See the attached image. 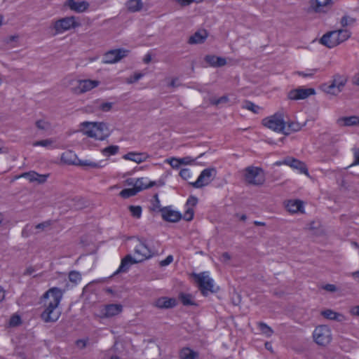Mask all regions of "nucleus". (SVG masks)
Returning a JSON list of instances; mask_svg holds the SVG:
<instances>
[{"label":"nucleus","instance_id":"864d4df0","mask_svg":"<svg viewBox=\"0 0 359 359\" xmlns=\"http://www.w3.org/2000/svg\"><path fill=\"white\" fill-rule=\"evenodd\" d=\"M194 217V210L191 208H187L186 212L184 214L183 218L186 221H191Z\"/></svg>","mask_w":359,"mask_h":359},{"label":"nucleus","instance_id":"6ab92c4d","mask_svg":"<svg viewBox=\"0 0 359 359\" xmlns=\"http://www.w3.org/2000/svg\"><path fill=\"white\" fill-rule=\"evenodd\" d=\"M65 5L76 13H83L88 10L89 7V4L86 1H76L75 0H67Z\"/></svg>","mask_w":359,"mask_h":359},{"label":"nucleus","instance_id":"5701e85b","mask_svg":"<svg viewBox=\"0 0 359 359\" xmlns=\"http://www.w3.org/2000/svg\"><path fill=\"white\" fill-rule=\"evenodd\" d=\"M285 208L291 213L303 212V203L300 200H289L286 202Z\"/></svg>","mask_w":359,"mask_h":359},{"label":"nucleus","instance_id":"79ce46f5","mask_svg":"<svg viewBox=\"0 0 359 359\" xmlns=\"http://www.w3.org/2000/svg\"><path fill=\"white\" fill-rule=\"evenodd\" d=\"M161 209H163V208L161 207L158 194H155L152 200V210L161 212Z\"/></svg>","mask_w":359,"mask_h":359},{"label":"nucleus","instance_id":"69168bd1","mask_svg":"<svg viewBox=\"0 0 359 359\" xmlns=\"http://www.w3.org/2000/svg\"><path fill=\"white\" fill-rule=\"evenodd\" d=\"M50 225V222L49 221H46V222L38 224L36 226V229L44 230L46 228L48 227Z\"/></svg>","mask_w":359,"mask_h":359},{"label":"nucleus","instance_id":"37998d69","mask_svg":"<svg viewBox=\"0 0 359 359\" xmlns=\"http://www.w3.org/2000/svg\"><path fill=\"white\" fill-rule=\"evenodd\" d=\"M143 76H144L143 74L139 73V72H136L133 76H130V77L127 78L126 83L130 84V83H133L135 82H137Z\"/></svg>","mask_w":359,"mask_h":359},{"label":"nucleus","instance_id":"423d86ee","mask_svg":"<svg viewBox=\"0 0 359 359\" xmlns=\"http://www.w3.org/2000/svg\"><path fill=\"white\" fill-rule=\"evenodd\" d=\"M64 290L53 287L48 290L42 296L41 301L43 305L58 306L64 294Z\"/></svg>","mask_w":359,"mask_h":359},{"label":"nucleus","instance_id":"bf43d9fd","mask_svg":"<svg viewBox=\"0 0 359 359\" xmlns=\"http://www.w3.org/2000/svg\"><path fill=\"white\" fill-rule=\"evenodd\" d=\"M168 162L173 168H178L181 165L180 158H172L170 160H168Z\"/></svg>","mask_w":359,"mask_h":359},{"label":"nucleus","instance_id":"4468645a","mask_svg":"<svg viewBox=\"0 0 359 359\" xmlns=\"http://www.w3.org/2000/svg\"><path fill=\"white\" fill-rule=\"evenodd\" d=\"M315 93L316 91L313 88H298L290 90L287 94V97L291 100H304Z\"/></svg>","mask_w":359,"mask_h":359},{"label":"nucleus","instance_id":"3c124183","mask_svg":"<svg viewBox=\"0 0 359 359\" xmlns=\"http://www.w3.org/2000/svg\"><path fill=\"white\" fill-rule=\"evenodd\" d=\"M36 126L40 130H46L49 128L50 125L48 122L45 121L44 120L41 119V120H38L36 122Z\"/></svg>","mask_w":359,"mask_h":359},{"label":"nucleus","instance_id":"09e8293b","mask_svg":"<svg viewBox=\"0 0 359 359\" xmlns=\"http://www.w3.org/2000/svg\"><path fill=\"white\" fill-rule=\"evenodd\" d=\"M205 61L211 67H217L216 56L213 55H208L205 57Z\"/></svg>","mask_w":359,"mask_h":359},{"label":"nucleus","instance_id":"774afa93","mask_svg":"<svg viewBox=\"0 0 359 359\" xmlns=\"http://www.w3.org/2000/svg\"><path fill=\"white\" fill-rule=\"evenodd\" d=\"M353 155L355 160L352 165H359V148L353 150Z\"/></svg>","mask_w":359,"mask_h":359},{"label":"nucleus","instance_id":"0e129e2a","mask_svg":"<svg viewBox=\"0 0 359 359\" xmlns=\"http://www.w3.org/2000/svg\"><path fill=\"white\" fill-rule=\"evenodd\" d=\"M180 164H190L194 162V159L191 158L190 156L184 157L182 158H180Z\"/></svg>","mask_w":359,"mask_h":359},{"label":"nucleus","instance_id":"e2e57ef3","mask_svg":"<svg viewBox=\"0 0 359 359\" xmlns=\"http://www.w3.org/2000/svg\"><path fill=\"white\" fill-rule=\"evenodd\" d=\"M217 67H223L226 64V60L224 57L216 56Z\"/></svg>","mask_w":359,"mask_h":359},{"label":"nucleus","instance_id":"412c9836","mask_svg":"<svg viewBox=\"0 0 359 359\" xmlns=\"http://www.w3.org/2000/svg\"><path fill=\"white\" fill-rule=\"evenodd\" d=\"M138 263L135 259H134L130 255H126L121 262V265L119 266L117 271L114 273L116 275L119 273H125L127 272L133 264Z\"/></svg>","mask_w":359,"mask_h":359},{"label":"nucleus","instance_id":"a878e982","mask_svg":"<svg viewBox=\"0 0 359 359\" xmlns=\"http://www.w3.org/2000/svg\"><path fill=\"white\" fill-rule=\"evenodd\" d=\"M207 36L208 34L205 30L198 31L189 37L188 42L190 44L202 43L205 41Z\"/></svg>","mask_w":359,"mask_h":359},{"label":"nucleus","instance_id":"603ef678","mask_svg":"<svg viewBox=\"0 0 359 359\" xmlns=\"http://www.w3.org/2000/svg\"><path fill=\"white\" fill-rule=\"evenodd\" d=\"M73 155V154L71 151H67L64 154H62L61 159L68 163V164H74L75 162L71 159H69V157H71Z\"/></svg>","mask_w":359,"mask_h":359},{"label":"nucleus","instance_id":"1a4fd4ad","mask_svg":"<svg viewBox=\"0 0 359 359\" xmlns=\"http://www.w3.org/2000/svg\"><path fill=\"white\" fill-rule=\"evenodd\" d=\"M135 260L139 263L151 257L154 255L152 251L146 244V241L144 239H138V244L135 247Z\"/></svg>","mask_w":359,"mask_h":359},{"label":"nucleus","instance_id":"f257e3e1","mask_svg":"<svg viewBox=\"0 0 359 359\" xmlns=\"http://www.w3.org/2000/svg\"><path fill=\"white\" fill-rule=\"evenodd\" d=\"M80 131L85 135L98 140H104L109 135L107 125L103 122L84 121L80 123Z\"/></svg>","mask_w":359,"mask_h":359},{"label":"nucleus","instance_id":"aec40b11","mask_svg":"<svg viewBox=\"0 0 359 359\" xmlns=\"http://www.w3.org/2000/svg\"><path fill=\"white\" fill-rule=\"evenodd\" d=\"M177 301L175 298L162 297L157 299L154 302V306L158 309H171L176 306Z\"/></svg>","mask_w":359,"mask_h":359},{"label":"nucleus","instance_id":"6e6552de","mask_svg":"<svg viewBox=\"0 0 359 359\" xmlns=\"http://www.w3.org/2000/svg\"><path fill=\"white\" fill-rule=\"evenodd\" d=\"M217 175V170L215 168H208L204 169L199 175L197 180L190 183L194 188H202L208 185L215 179Z\"/></svg>","mask_w":359,"mask_h":359},{"label":"nucleus","instance_id":"473e14b6","mask_svg":"<svg viewBox=\"0 0 359 359\" xmlns=\"http://www.w3.org/2000/svg\"><path fill=\"white\" fill-rule=\"evenodd\" d=\"M258 327L262 332V334H265L266 337H271L273 333V330L268 326L266 323L259 322L258 323Z\"/></svg>","mask_w":359,"mask_h":359},{"label":"nucleus","instance_id":"13d9d810","mask_svg":"<svg viewBox=\"0 0 359 359\" xmlns=\"http://www.w3.org/2000/svg\"><path fill=\"white\" fill-rule=\"evenodd\" d=\"M21 320L19 316H13L10 319V325L11 326H17L20 324Z\"/></svg>","mask_w":359,"mask_h":359},{"label":"nucleus","instance_id":"4d7b16f0","mask_svg":"<svg viewBox=\"0 0 359 359\" xmlns=\"http://www.w3.org/2000/svg\"><path fill=\"white\" fill-rule=\"evenodd\" d=\"M49 175H41L37 173V176L36 177L35 182H36L39 184H43L46 182Z\"/></svg>","mask_w":359,"mask_h":359},{"label":"nucleus","instance_id":"2eb2a0df","mask_svg":"<svg viewBox=\"0 0 359 359\" xmlns=\"http://www.w3.org/2000/svg\"><path fill=\"white\" fill-rule=\"evenodd\" d=\"M78 85L74 89V92L76 93H84L95 88H96L100 82L96 80L84 79L79 80L77 81Z\"/></svg>","mask_w":359,"mask_h":359},{"label":"nucleus","instance_id":"c85d7f7f","mask_svg":"<svg viewBox=\"0 0 359 359\" xmlns=\"http://www.w3.org/2000/svg\"><path fill=\"white\" fill-rule=\"evenodd\" d=\"M198 355L189 348H183L180 352V359H197Z\"/></svg>","mask_w":359,"mask_h":359},{"label":"nucleus","instance_id":"9d476101","mask_svg":"<svg viewBox=\"0 0 359 359\" xmlns=\"http://www.w3.org/2000/svg\"><path fill=\"white\" fill-rule=\"evenodd\" d=\"M77 26H79V24L75 21V18L73 16L61 18L55 21L53 24L55 34L63 33Z\"/></svg>","mask_w":359,"mask_h":359},{"label":"nucleus","instance_id":"f704fd0d","mask_svg":"<svg viewBox=\"0 0 359 359\" xmlns=\"http://www.w3.org/2000/svg\"><path fill=\"white\" fill-rule=\"evenodd\" d=\"M118 150H119L118 146L111 145V146H109V147L103 149L102 152L104 156H109L111 155H115L116 154L118 153Z\"/></svg>","mask_w":359,"mask_h":359},{"label":"nucleus","instance_id":"393cba45","mask_svg":"<svg viewBox=\"0 0 359 359\" xmlns=\"http://www.w3.org/2000/svg\"><path fill=\"white\" fill-rule=\"evenodd\" d=\"M156 184L155 182L149 181L147 178L141 177L135 180V188L138 192L153 187Z\"/></svg>","mask_w":359,"mask_h":359},{"label":"nucleus","instance_id":"8fccbe9b","mask_svg":"<svg viewBox=\"0 0 359 359\" xmlns=\"http://www.w3.org/2000/svg\"><path fill=\"white\" fill-rule=\"evenodd\" d=\"M176 3L179 4L181 6H187L192 3H201L203 0H173Z\"/></svg>","mask_w":359,"mask_h":359},{"label":"nucleus","instance_id":"2f4dec72","mask_svg":"<svg viewBox=\"0 0 359 359\" xmlns=\"http://www.w3.org/2000/svg\"><path fill=\"white\" fill-rule=\"evenodd\" d=\"M332 2V0H325L323 2H320L318 0H316V4L313 5V4H312V6L313 7V9L315 10L316 12L320 13L323 11V7L331 4Z\"/></svg>","mask_w":359,"mask_h":359},{"label":"nucleus","instance_id":"5fc2aeb1","mask_svg":"<svg viewBox=\"0 0 359 359\" xmlns=\"http://www.w3.org/2000/svg\"><path fill=\"white\" fill-rule=\"evenodd\" d=\"M197 203H198L197 198L195 197V196H191L187 199V201L186 203V205L187 206V208H192L193 207L196 205Z\"/></svg>","mask_w":359,"mask_h":359},{"label":"nucleus","instance_id":"4c0bfd02","mask_svg":"<svg viewBox=\"0 0 359 359\" xmlns=\"http://www.w3.org/2000/svg\"><path fill=\"white\" fill-rule=\"evenodd\" d=\"M78 165L83 167H90L92 168H98L101 167L99 163L93 162L90 160H79Z\"/></svg>","mask_w":359,"mask_h":359},{"label":"nucleus","instance_id":"a18cd8bd","mask_svg":"<svg viewBox=\"0 0 359 359\" xmlns=\"http://www.w3.org/2000/svg\"><path fill=\"white\" fill-rule=\"evenodd\" d=\"M52 144H53V140H51L50 139H46V140L34 142L33 143V146L34 147L41 146V147H48L50 146Z\"/></svg>","mask_w":359,"mask_h":359},{"label":"nucleus","instance_id":"de8ad7c7","mask_svg":"<svg viewBox=\"0 0 359 359\" xmlns=\"http://www.w3.org/2000/svg\"><path fill=\"white\" fill-rule=\"evenodd\" d=\"M228 101H229V98L226 95L222 96L218 99L212 98L210 100V104H212L213 105H219V104H222V103H226Z\"/></svg>","mask_w":359,"mask_h":359},{"label":"nucleus","instance_id":"6e6d98bb","mask_svg":"<svg viewBox=\"0 0 359 359\" xmlns=\"http://www.w3.org/2000/svg\"><path fill=\"white\" fill-rule=\"evenodd\" d=\"M180 176L184 180H188L191 177L190 170L188 168H183L180 172Z\"/></svg>","mask_w":359,"mask_h":359},{"label":"nucleus","instance_id":"bb28decb","mask_svg":"<svg viewBox=\"0 0 359 359\" xmlns=\"http://www.w3.org/2000/svg\"><path fill=\"white\" fill-rule=\"evenodd\" d=\"M147 158V156L143 153L129 152L123 156V158L134 161L137 163L144 162Z\"/></svg>","mask_w":359,"mask_h":359},{"label":"nucleus","instance_id":"58836bf2","mask_svg":"<svg viewBox=\"0 0 359 359\" xmlns=\"http://www.w3.org/2000/svg\"><path fill=\"white\" fill-rule=\"evenodd\" d=\"M355 22V19L353 18H351L349 15H344L340 20V24L342 27H346L349 25H351L354 24Z\"/></svg>","mask_w":359,"mask_h":359},{"label":"nucleus","instance_id":"f3484780","mask_svg":"<svg viewBox=\"0 0 359 359\" xmlns=\"http://www.w3.org/2000/svg\"><path fill=\"white\" fill-rule=\"evenodd\" d=\"M284 163L293 169L299 170L300 173H304L309 176L308 169L304 162L292 157H287L285 158Z\"/></svg>","mask_w":359,"mask_h":359},{"label":"nucleus","instance_id":"49530a36","mask_svg":"<svg viewBox=\"0 0 359 359\" xmlns=\"http://www.w3.org/2000/svg\"><path fill=\"white\" fill-rule=\"evenodd\" d=\"M36 176H37V172H34V171L25 172L21 175V177L27 179L30 182H35Z\"/></svg>","mask_w":359,"mask_h":359},{"label":"nucleus","instance_id":"7c9ffc66","mask_svg":"<svg viewBox=\"0 0 359 359\" xmlns=\"http://www.w3.org/2000/svg\"><path fill=\"white\" fill-rule=\"evenodd\" d=\"M179 299L182 303L185 306L194 305V303L192 300V295L187 293H180Z\"/></svg>","mask_w":359,"mask_h":359},{"label":"nucleus","instance_id":"39448f33","mask_svg":"<svg viewBox=\"0 0 359 359\" xmlns=\"http://www.w3.org/2000/svg\"><path fill=\"white\" fill-rule=\"evenodd\" d=\"M348 81V76L337 74L333 76L332 83L330 85H324V90L333 95L340 93Z\"/></svg>","mask_w":359,"mask_h":359},{"label":"nucleus","instance_id":"9b49d317","mask_svg":"<svg viewBox=\"0 0 359 359\" xmlns=\"http://www.w3.org/2000/svg\"><path fill=\"white\" fill-rule=\"evenodd\" d=\"M262 169L255 167H248L245 169V177L246 181L252 184L260 185L264 182V177L261 175Z\"/></svg>","mask_w":359,"mask_h":359},{"label":"nucleus","instance_id":"c756f323","mask_svg":"<svg viewBox=\"0 0 359 359\" xmlns=\"http://www.w3.org/2000/svg\"><path fill=\"white\" fill-rule=\"evenodd\" d=\"M321 315L329 320H335L337 321H340L341 319L339 318H342L343 316L339 313H337L331 309H326L321 311Z\"/></svg>","mask_w":359,"mask_h":359},{"label":"nucleus","instance_id":"ddd939ff","mask_svg":"<svg viewBox=\"0 0 359 359\" xmlns=\"http://www.w3.org/2000/svg\"><path fill=\"white\" fill-rule=\"evenodd\" d=\"M43 306L44 311L41 315L42 320L46 323L56 322L60 316V311L57 310L58 306L50 307V305H43Z\"/></svg>","mask_w":359,"mask_h":359},{"label":"nucleus","instance_id":"72a5a7b5","mask_svg":"<svg viewBox=\"0 0 359 359\" xmlns=\"http://www.w3.org/2000/svg\"><path fill=\"white\" fill-rule=\"evenodd\" d=\"M138 193V190H136L135 187L130 189H124L119 193V195L124 198H129L130 196H135Z\"/></svg>","mask_w":359,"mask_h":359},{"label":"nucleus","instance_id":"c9c22d12","mask_svg":"<svg viewBox=\"0 0 359 359\" xmlns=\"http://www.w3.org/2000/svg\"><path fill=\"white\" fill-rule=\"evenodd\" d=\"M243 108L252 111L255 114H258L261 108L250 101H245L243 103Z\"/></svg>","mask_w":359,"mask_h":359},{"label":"nucleus","instance_id":"4be33fe9","mask_svg":"<svg viewBox=\"0 0 359 359\" xmlns=\"http://www.w3.org/2000/svg\"><path fill=\"white\" fill-rule=\"evenodd\" d=\"M122 311L121 304H107L102 310V314L104 317L109 318L118 315Z\"/></svg>","mask_w":359,"mask_h":359},{"label":"nucleus","instance_id":"338daca9","mask_svg":"<svg viewBox=\"0 0 359 359\" xmlns=\"http://www.w3.org/2000/svg\"><path fill=\"white\" fill-rule=\"evenodd\" d=\"M323 288L328 292H334L337 291V287L333 284H327Z\"/></svg>","mask_w":359,"mask_h":359},{"label":"nucleus","instance_id":"f03ea898","mask_svg":"<svg viewBox=\"0 0 359 359\" xmlns=\"http://www.w3.org/2000/svg\"><path fill=\"white\" fill-rule=\"evenodd\" d=\"M351 36V32L347 29H339L326 32L320 39V43L328 48H333Z\"/></svg>","mask_w":359,"mask_h":359},{"label":"nucleus","instance_id":"a211bd4d","mask_svg":"<svg viewBox=\"0 0 359 359\" xmlns=\"http://www.w3.org/2000/svg\"><path fill=\"white\" fill-rule=\"evenodd\" d=\"M161 212L162 218L168 222H176L182 218L179 212L171 210L170 207L163 208V209H161Z\"/></svg>","mask_w":359,"mask_h":359},{"label":"nucleus","instance_id":"052dcab7","mask_svg":"<svg viewBox=\"0 0 359 359\" xmlns=\"http://www.w3.org/2000/svg\"><path fill=\"white\" fill-rule=\"evenodd\" d=\"M88 339H78L76 341V346L80 349H83L86 347Z\"/></svg>","mask_w":359,"mask_h":359},{"label":"nucleus","instance_id":"20e7f679","mask_svg":"<svg viewBox=\"0 0 359 359\" xmlns=\"http://www.w3.org/2000/svg\"><path fill=\"white\" fill-rule=\"evenodd\" d=\"M199 290L204 296H207L210 292H215L214 280L211 278L208 272H202L198 274L193 273Z\"/></svg>","mask_w":359,"mask_h":359},{"label":"nucleus","instance_id":"cd10ccee","mask_svg":"<svg viewBox=\"0 0 359 359\" xmlns=\"http://www.w3.org/2000/svg\"><path fill=\"white\" fill-rule=\"evenodd\" d=\"M126 6L128 11L136 13L142 9L143 3L142 0H128L126 3Z\"/></svg>","mask_w":359,"mask_h":359},{"label":"nucleus","instance_id":"a19ab883","mask_svg":"<svg viewBox=\"0 0 359 359\" xmlns=\"http://www.w3.org/2000/svg\"><path fill=\"white\" fill-rule=\"evenodd\" d=\"M128 208L133 217L140 218L142 215V208L140 206L130 205Z\"/></svg>","mask_w":359,"mask_h":359},{"label":"nucleus","instance_id":"f8f14e48","mask_svg":"<svg viewBox=\"0 0 359 359\" xmlns=\"http://www.w3.org/2000/svg\"><path fill=\"white\" fill-rule=\"evenodd\" d=\"M128 53L129 50L124 48L109 50L103 56V62L106 64L118 62L121 59L126 57Z\"/></svg>","mask_w":359,"mask_h":359},{"label":"nucleus","instance_id":"7ed1b4c3","mask_svg":"<svg viewBox=\"0 0 359 359\" xmlns=\"http://www.w3.org/2000/svg\"><path fill=\"white\" fill-rule=\"evenodd\" d=\"M262 122L265 127L273 131L288 135V132L285 131V122L283 118V114L280 111L264 118Z\"/></svg>","mask_w":359,"mask_h":359},{"label":"nucleus","instance_id":"dca6fc26","mask_svg":"<svg viewBox=\"0 0 359 359\" xmlns=\"http://www.w3.org/2000/svg\"><path fill=\"white\" fill-rule=\"evenodd\" d=\"M113 106L112 102H105L101 100H96L93 102L92 104L86 107L87 111L89 112H96L98 110L107 112L109 111Z\"/></svg>","mask_w":359,"mask_h":359},{"label":"nucleus","instance_id":"b1692460","mask_svg":"<svg viewBox=\"0 0 359 359\" xmlns=\"http://www.w3.org/2000/svg\"><path fill=\"white\" fill-rule=\"evenodd\" d=\"M337 123L340 126H353L359 125V116H344L337 119Z\"/></svg>","mask_w":359,"mask_h":359},{"label":"nucleus","instance_id":"680f3d73","mask_svg":"<svg viewBox=\"0 0 359 359\" xmlns=\"http://www.w3.org/2000/svg\"><path fill=\"white\" fill-rule=\"evenodd\" d=\"M173 261V257L172 255H168L165 259L161 261L160 265L161 266H165L169 265Z\"/></svg>","mask_w":359,"mask_h":359},{"label":"nucleus","instance_id":"ea45409f","mask_svg":"<svg viewBox=\"0 0 359 359\" xmlns=\"http://www.w3.org/2000/svg\"><path fill=\"white\" fill-rule=\"evenodd\" d=\"M69 279L72 283L76 284L81 280V275L78 271H72L69 273Z\"/></svg>","mask_w":359,"mask_h":359},{"label":"nucleus","instance_id":"c03bdc74","mask_svg":"<svg viewBox=\"0 0 359 359\" xmlns=\"http://www.w3.org/2000/svg\"><path fill=\"white\" fill-rule=\"evenodd\" d=\"M317 72V69H307L306 72H297L296 74L303 77H313Z\"/></svg>","mask_w":359,"mask_h":359},{"label":"nucleus","instance_id":"0eeeda50","mask_svg":"<svg viewBox=\"0 0 359 359\" xmlns=\"http://www.w3.org/2000/svg\"><path fill=\"white\" fill-rule=\"evenodd\" d=\"M313 337L317 344L326 346L332 340L331 330L327 325H319L315 328Z\"/></svg>","mask_w":359,"mask_h":359},{"label":"nucleus","instance_id":"e433bc0d","mask_svg":"<svg viewBox=\"0 0 359 359\" xmlns=\"http://www.w3.org/2000/svg\"><path fill=\"white\" fill-rule=\"evenodd\" d=\"M302 125H301L299 123L296 122H290L288 123L287 126H285V131L288 132V134L290 133V132H297L302 129Z\"/></svg>","mask_w":359,"mask_h":359}]
</instances>
